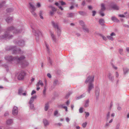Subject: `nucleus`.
I'll list each match as a JSON object with an SVG mask.
<instances>
[{"instance_id": "nucleus-1", "label": "nucleus", "mask_w": 129, "mask_h": 129, "mask_svg": "<svg viewBox=\"0 0 129 129\" xmlns=\"http://www.w3.org/2000/svg\"><path fill=\"white\" fill-rule=\"evenodd\" d=\"M25 57L24 56H22L19 58H17L16 57L12 58V57L10 56H7L6 58V60L9 61H11L13 60H16L18 63H20L25 58Z\"/></svg>"}, {"instance_id": "nucleus-2", "label": "nucleus", "mask_w": 129, "mask_h": 129, "mask_svg": "<svg viewBox=\"0 0 129 129\" xmlns=\"http://www.w3.org/2000/svg\"><path fill=\"white\" fill-rule=\"evenodd\" d=\"M94 76H89L86 80L85 83H88L90 84L91 83V82L94 81Z\"/></svg>"}, {"instance_id": "nucleus-3", "label": "nucleus", "mask_w": 129, "mask_h": 129, "mask_svg": "<svg viewBox=\"0 0 129 129\" xmlns=\"http://www.w3.org/2000/svg\"><path fill=\"white\" fill-rule=\"evenodd\" d=\"M26 75L25 73L23 71L21 72L19 74L18 77V80H22L24 79V76Z\"/></svg>"}, {"instance_id": "nucleus-4", "label": "nucleus", "mask_w": 129, "mask_h": 129, "mask_svg": "<svg viewBox=\"0 0 129 129\" xmlns=\"http://www.w3.org/2000/svg\"><path fill=\"white\" fill-rule=\"evenodd\" d=\"M29 5L31 8V12L32 13L33 15L35 17L37 16L36 14L34 12L36 10V8L34 7V6L33 5V4L31 3H29Z\"/></svg>"}, {"instance_id": "nucleus-5", "label": "nucleus", "mask_w": 129, "mask_h": 129, "mask_svg": "<svg viewBox=\"0 0 129 129\" xmlns=\"http://www.w3.org/2000/svg\"><path fill=\"white\" fill-rule=\"evenodd\" d=\"M12 114L14 115H16L18 114V110L17 107L16 106L14 107L12 110Z\"/></svg>"}, {"instance_id": "nucleus-6", "label": "nucleus", "mask_w": 129, "mask_h": 129, "mask_svg": "<svg viewBox=\"0 0 129 129\" xmlns=\"http://www.w3.org/2000/svg\"><path fill=\"white\" fill-rule=\"evenodd\" d=\"M94 87V85L92 83H90L89 84L88 86V91L89 93L90 92V90L93 88Z\"/></svg>"}, {"instance_id": "nucleus-7", "label": "nucleus", "mask_w": 129, "mask_h": 129, "mask_svg": "<svg viewBox=\"0 0 129 129\" xmlns=\"http://www.w3.org/2000/svg\"><path fill=\"white\" fill-rule=\"evenodd\" d=\"M52 24L55 28L57 29L58 31L60 32V30L57 24H55L54 22H52Z\"/></svg>"}, {"instance_id": "nucleus-8", "label": "nucleus", "mask_w": 129, "mask_h": 129, "mask_svg": "<svg viewBox=\"0 0 129 129\" xmlns=\"http://www.w3.org/2000/svg\"><path fill=\"white\" fill-rule=\"evenodd\" d=\"M41 85V86H43V84L42 82V81L41 80H39L37 84L36 85L37 87H39V85Z\"/></svg>"}, {"instance_id": "nucleus-9", "label": "nucleus", "mask_w": 129, "mask_h": 129, "mask_svg": "<svg viewBox=\"0 0 129 129\" xmlns=\"http://www.w3.org/2000/svg\"><path fill=\"white\" fill-rule=\"evenodd\" d=\"M8 30H14L13 32L15 33H18V31L17 30H16L15 28L13 26H12L10 28H9Z\"/></svg>"}, {"instance_id": "nucleus-10", "label": "nucleus", "mask_w": 129, "mask_h": 129, "mask_svg": "<svg viewBox=\"0 0 129 129\" xmlns=\"http://www.w3.org/2000/svg\"><path fill=\"white\" fill-rule=\"evenodd\" d=\"M50 35L53 40L55 42H56V39L53 34L52 32H51Z\"/></svg>"}, {"instance_id": "nucleus-11", "label": "nucleus", "mask_w": 129, "mask_h": 129, "mask_svg": "<svg viewBox=\"0 0 129 129\" xmlns=\"http://www.w3.org/2000/svg\"><path fill=\"white\" fill-rule=\"evenodd\" d=\"M37 96L35 95L34 96H33L30 99V100L29 101V103L30 104H32L33 102L34 101V99H36V98Z\"/></svg>"}, {"instance_id": "nucleus-12", "label": "nucleus", "mask_w": 129, "mask_h": 129, "mask_svg": "<svg viewBox=\"0 0 129 129\" xmlns=\"http://www.w3.org/2000/svg\"><path fill=\"white\" fill-rule=\"evenodd\" d=\"M109 78L111 80H112L113 78V77L112 76V74L111 73H109L108 75Z\"/></svg>"}, {"instance_id": "nucleus-13", "label": "nucleus", "mask_w": 129, "mask_h": 129, "mask_svg": "<svg viewBox=\"0 0 129 129\" xmlns=\"http://www.w3.org/2000/svg\"><path fill=\"white\" fill-rule=\"evenodd\" d=\"M100 90L99 88H97L95 91V95L97 97L98 96L99 94Z\"/></svg>"}, {"instance_id": "nucleus-14", "label": "nucleus", "mask_w": 129, "mask_h": 129, "mask_svg": "<svg viewBox=\"0 0 129 129\" xmlns=\"http://www.w3.org/2000/svg\"><path fill=\"white\" fill-rule=\"evenodd\" d=\"M43 122L45 125L46 126L48 125L49 123L45 119H44Z\"/></svg>"}, {"instance_id": "nucleus-15", "label": "nucleus", "mask_w": 129, "mask_h": 129, "mask_svg": "<svg viewBox=\"0 0 129 129\" xmlns=\"http://www.w3.org/2000/svg\"><path fill=\"white\" fill-rule=\"evenodd\" d=\"M89 101L88 100H86L85 102L84 107H88L89 106Z\"/></svg>"}, {"instance_id": "nucleus-16", "label": "nucleus", "mask_w": 129, "mask_h": 129, "mask_svg": "<svg viewBox=\"0 0 129 129\" xmlns=\"http://www.w3.org/2000/svg\"><path fill=\"white\" fill-rule=\"evenodd\" d=\"M49 104L48 103H47L46 104L45 107V110L46 111H47L48 110L49 107Z\"/></svg>"}, {"instance_id": "nucleus-17", "label": "nucleus", "mask_w": 129, "mask_h": 129, "mask_svg": "<svg viewBox=\"0 0 129 129\" xmlns=\"http://www.w3.org/2000/svg\"><path fill=\"white\" fill-rule=\"evenodd\" d=\"M99 23L101 25H103L104 23V21L103 19H101L99 20Z\"/></svg>"}, {"instance_id": "nucleus-18", "label": "nucleus", "mask_w": 129, "mask_h": 129, "mask_svg": "<svg viewBox=\"0 0 129 129\" xmlns=\"http://www.w3.org/2000/svg\"><path fill=\"white\" fill-rule=\"evenodd\" d=\"M12 18L11 17H9L6 19V21L8 23L11 22L12 20Z\"/></svg>"}, {"instance_id": "nucleus-19", "label": "nucleus", "mask_w": 129, "mask_h": 129, "mask_svg": "<svg viewBox=\"0 0 129 129\" xmlns=\"http://www.w3.org/2000/svg\"><path fill=\"white\" fill-rule=\"evenodd\" d=\"M112 8L115 10H117L119 9V7L116 5H114L112 7Z\"/></svg>"}, {"instance_id": "nucleus-20", "label": "nucleus", "mask_w": 129, "mask_h": 129, "mask_svg": "<svg viewBox=\"0 0 129 129\" xmlns=\"http://www.w3.org/2000/svg\"><path fill=\"white\" fill-rule=\"evenodd\" d=\"M36 34L39 36H42V34L41 32L39 30H38L36 31Z\"/></svg>"}, {"instance_id": "nucleus-21", "label": "nucleus", "mask_w": 129, "mask_h": 129, "mask_svg": "<svg viewBox=\"0 0 129 129\" xmlns=\"http://www.w3.org/2000/svg\"><path fill=\"white\" fill-rule=\"evenodd\" d=\"M112 21L115 22H118L119 21V20H118L117 18L115 17H113L112 18Z\"/></svg>"}, {"instance_id": "nucleus-22", "label": "nucleus", "mask_w": 129, "mask_h": 129, "mask_svg": "<svg viewBox=\"0 0 129 129\" xmlns=\"http://www.w3.org/2000/svg\"><path fill=\"white\" fill-rule=\"evenodd\" d=\"M82 28L84 32L88 33L89 30L88 28H87L85 26L82 27Z\"/></svg>"}, {"instance_id": "nucleus-23", "label": "nucleus", "mask_w": 129, "mask_h": 129, "mask_svg": "<svg viewBox=\"0 0 129 129\" xmlns=\"http://www.w3.org/2000/svg\"><path fill=\"white\" fill-rule=\"evenodd\" d=\"M12 37V36H9V35H8L6 34V35H4V36H3V38H8L9 39Z\"/></svg>"}, {"instance_id": "nucleus-24", "label": "nucleus", "mask_w": 129, "mask_h": 129, "mask_svg": "<svg viewBox=\"0 0 129 129\" xmlns=\"http://www.w3.org/2000/svg\"><path fill=\"white\" fill-rule=\"evenodd\" d=\"M12 122L13 121L12 120L10 119L8 120L7 121V123L8 124H11Z\"/></svg>"}, {"instance_id": "nucleus-25", "label": "nucleus", "mask_w": 129, "mask_h": 129, "mask_svg": "<svg viewBox=\"0 0 129 129\" xmlns=\"http://www.w3.org/2000/svg\"><path fill=\"white\" fill-rule=\"evenodd\" d=\"M23 91V90L22 88H20L19 90L18 94H21L22 92Z\"/></svg>"}, {"instance_id": "nucleus-26", "label": "nucleus", "mask_w": 129, "mask_h": 129, "mask_svg": "<svg viewBox=\"0 0 129 129\" xmlns=\"http://www.w3.org/2000/svg\"><path fill=\"white\" fill-rule=\"evenodd\" d=\"M80 24L83 27L85 26L84 22L82 21H79Z\"/></svg>"}, {"instance_id": "nucleus-27", "label": "nucleus", "mask_w": 129, "mask_h": 129, "mask_svg": "<svg viewBox=\"0 0 129 129\" xmlns=\"http://www.w3.org/2000/svg\"><path fill=\"white\" fill-rule=\"evenodd\" d=\"M129 71V70L126 68L124 69L123 71L124 74H126Z\"/></svg>"}, {"instance_id": "nucleus-28", "label": "nucleus", "mask_w": 129, "mask_h": 129, "mask_svg": "<svg viewBox=\"0 0 129 129\" xmlns=\"http://www.w3.org/2000/svg\"><path fill=\"white\" fill-rule=\"evenodd\" d=\"M105 8L104 7V5L103 4H102L101 5V10L102 11H103L105 10Z\"/></svg>"}, {"instance_id": "nucleus-29", "label": "nucleus", "mask_w": 129, "mask_h": 129, "mask_svg": "<svg viewBox=\"0 0 129 129\" xmlns=\"http://www.w3.org/2000/svg\"><path fill=\"white\" fill-rule=\"evenodd\" d=\"M61 108L65 109L66 112L68 111V108L67 107L64 106H63V105H62L61 106Z\"/></svg>"}, {"instance_id": "nucleus-30", "label": "nucleus", "mask_w": 129, "mask_h": 129, "mask_svg": "<svg viewBox=\"0 0 129 129\" xmlns=\"http://www.w3.org/2000/svg\"><path fill=\"white\" fill-rule=\"evenodd\" d=\"M43 12L42 11H40V12L39 15L40 18L42 19H43V17L42 16V14Z\"/></svg>"}, {"instance_id": "nucleus-31", "label": "nucleus", "mask_w": 129, "mask_h": 129, "mask_svg": "<svg viewBox=\"0 0 129 129\" xmlns=\"http://www.w3.org/2000/svg\"><path fill=\"white\" fill-rule=\"evenodd\" d=\"M100 36L104 40L106 41L107 40V38L105 36L102 35H100Z\"/></svg>"}, {"instance_id": "nucleus-32", "label": "nucleus", "mask_w": 129, "mask_h": 129, "mask_svg": "<svg viewBox=\"0 0 129 129\" xmlns=\"http://www.w3.org/2000/svg\"><path fill=\"white\" fill-rule=\"evenodd\" d=\"M46 86H45L44 88V89L43 91V94L44 95H45L46 92Z\"/></svg>"}, {"instance_id": "nucleus-33", "label": "nucleus", "mask_w": 129, "mask_h": 129, "mask_svg": "<svg viewBox=\"0 0 129 129\" xmlns=\"http://www.w3.org/2000/svg\"><path fill=\"white\" fill-rule=\"evenodd\" d=\"M61 4V5H65L66 3L65 2H63L62 1H60L59 2Z\"/></svg>"}, {"instance_id": "nucleus-34", "label": "nucleus", "mask_w": 129, "mask_h": 129, "mask_svg": "<svg viewBox=\"0 0 129 129\" xmlns=\"http://www.w3.org/2000/svg\"><path fill=\"white\" fill-rule=\"evenodd\" d=\"M85 113H86L85 117L86 118H87L89 116V112H85Z\"/></svg>"}, {"instance_id": "nucleus-35", "label": "nucleus", "mask_w": 129, "mask_h": 129, "mask_svg": "<svg viewBox=\"0 0 129 129\" xmlns=\"http://www.w3.org/2000/svg\"><path fill=\"white\" fill-rule=\"evenodd\" d=\"M87 123L86 122H85V123H83L82 125V126L84 128H85L86 127L87 125Z\"/></svg>"}, {"instance_id": "nucleus-36", "label": "nucleus", "mask_w": 129, "mask_h": 129, "mask_svg": "<svg viewBox=\"0 0 129 129\" xmlns=\"http://www.w3.org/2000/svg\"><path fill=\"white\" fill-rule=\"evenodd\" d=\"M73 15V14L72 13L68 14H67V16L68 17H72Z\"/></svg>"}, {"instance_id": "nucleus-37", "label": "nucleus", "mask_w": 129, "mask_h": 129, "mask_svg": "<svg viewBox=\"0 0 129 129\" xmlns=\"http://www.w3.org/2000/svg\"><path fill=\"white\" fill-rule=\"evenodd\" d=\"M110 117V113L109 112L107 115V119L108 120Z\"/></svg>"}, {"instance_id": "nucleus-38", "label": "nucleus", "mask_w": 129, "mask_h": 129, "mask_svg": "<svg viewBox=\"0 0 129 129\" xmlns=\"http://www.w3.org/2000/svg\"><path fill=\"white\" fill-rule=\"evenodd\" d=\"M83 109L82 108H80L79 109V112L80 113L83 112Z\"/></svg>"}, {"instance_id": "nucleus-39", "label": "nucleus", "mask_w": 129, "mask_h": 129, "mask_svg": "<svg viewBox=\"0 0 129 129\" xmlns=\"http://www.w3.org/2000/svg\"><path fill=\"white\" fill-rule=\"evenodd\" d=\"M37 6L38 7H41V5L40 3H37Z\"/></svg>"}, {"instance_id": "nucleus-40", "label": "nucleus", "mask_w": 129, "mask_h": 129, "mask_svg": "<svg viewBox=\"0 0 129 129\" xmlns=\"http://www.w3.org/2000/svg\"><path fill=\"white\" fill-rule=\"evenodd\" d=\"M5 3V1L3 2L1 4H0V7H2L4 4Z\"/></svg>"}, {"instance_id": "nucleus-41", "label": "nucleus", "mask_w": 129, "mask_h": 129, "mask_svg": "<svg viewBox=\"0 0 129 129\" xmlns=\"http://www.w3.org/2000/svg\"><path fill=\"white\" fill-rule=\"evenodd\" d=\"M70 103V102L69 101H67L66 102V105H69Z\"/></svg>"}, {"instance_id": "nucleus-42", "label": "nucleus", "mask_w": 129, "mask_h": 129, "mask_svg": "<svg viewBox=\"0 0 129 129\" xmlns=\"http://www.w3.org/2000/svg\"><path fill=\"white\" fill-rule=\"evenodd\" d=\"M92 13H93L92 16H94L96 14V12L95 11H92Z\"/></svg>"}, {"instance_id": "nucleus-43", "label": "nucleus", "mask_w": 129, "mask_h": 129, "mask_svg": "<svg viewBox=\"0 0 129 129\" xmlns=\"http://www.w3.org/2000/svg\"><path fill=\"white\" fill-rule=\"evenodd\" d=\"M107 38L109 39L112 40H113V38L111 36H107Z\"/></svg>"}, {"instance_id": "nucleus-44", "label": "nucleus", "mask_w": 129, "mask_h": 129, "mask_svg": "<svg viewBox=\"0 0 129 129\" xmlns=\"http://www.w3.org/2000/svg\"><path fill=\"white\" fill-rule=\"evenodd\" d=\"M66 121L67 122H69L70 120L69 118L68 117H67V118H66Z\"/></svg>"}, {"instance_id": "nucleus-45", "label": "nucleus", "mask_w": 129, "mask_h": 129, "mask_svg": "<svg viewBox=\"0 0 129 129\" xmlns=\"http://www.w3.org/2000/svg\"><path fill=\"white\" fill-rule=\"evenodd\" d=\"M83 96H83V95H81L80 96L77 97V99H80L81 98L83 97Z\"/></svg>"}, {"instance_id": "nucleus-46", "label": "nucleus", "mask_w": 129, "mask_h": 129, "mask_svg": "<svg viewBox=\"0 0 129 129\" xmlns=\"http://www.w3.org/2000/svg\"><path fill=\"white\" fill-rule=\"evenodd\" d=\"M36 93V91L34 90H33L32 91L31 93V95H33L35 93Z\"/></svg>"}, {"instance_id": "nucleus-47", "label": "nucleus", "mask_w": 129, "mask_h": 129, "mask_svg": "<svg viewBox=\"0 0 129 129\" xmlns=\"http://www.w3.org/2000/svg\"><path fill=\"white\" fill-rule=\"evenodd\" d=\"M119 16L120 17H125L123 15V14L119 15Z\"/></svg>"}, {"instance_id": "nucleus-48", "label": "nucleus", "mask_w": 129, "mask_h": 129, "mask_svg": "<svg viewBox=\"0 0 129 129\" xmlns=\"http://www.w3.org/2000/svg\"><path fill=\"white\" fill-rule=\"evenodd\" d=\"M52 10L53 11H56L55 8L54 7H52Z\"/></svg>"}, {"instance_id": "nucleus-49", "label": "nucleus", "mask_w": 129, "mask_h": 129, "mask_svg": "<svg viewBox=\"0 0 129 129\" xmlns=\"http://www.w3.org/2000/svg\"><path fill=\"white\" fill-rule=\"evenodd\" d=\"M58 113V112L57 111H55L54 112V115L55 116Z\"/></svg>"}, {"instance_id": "nucleus-50", "label": "nucleus", "mask_w": 129, "mask_h": 129, "mask_svg": "<svg viewBox=\"0 0 129 129\" xmlns=\"http://www.w3.org/2000/svg\"><path fill=\"white\" fill-rule=\"evenodd\" d=\"M30 104V108H31V109H32L33 108L34 105H33V104Z\"/></svg>"}, {"instance_id": "nucleus-51", "label": "nucleus", "mask_w": 129, "mask_h": 129, "mask_svg": "<svg viewBox=\"0 0 129 129\" xmlns=\"http://www.w3.org/2000/svg\"><path fill=\"white\" fill-rule=\"evenodd\" d=\"M47 76L49 78H51V76L50 74L48 73L47 74Z\"/></svg>"}, {"instance_id": "nucleus-52", "label": "nucleus", "mask_w": 129, "mask_h": 129, "mask_svg": "<svg viewBox=\"0 0 129 129\" xmlns=\"http://www.w3.org/2000/svg\"><path fill=\"white\" fill-rule=\"evenodd\" d=\"M74 8V6H73L72 5L70 7V9L71 10V9H73Z\"/></svg>"}, {"instance_id": "nucleus-53", "label": "nucleus", "mask_w": 129, "mask_h": 129, "mask_svg": "<svg viewBox=\"0 0 129 129\" xmlns=\"http://www.w3.org/2000/svg\"><path fill=\"white\" fill-rule=\"evenodd\" d=\"M123 51V50L122 49H120L119 51V52L120 54H121V53Z\"/></svg>"}, {"instance_id": "nucleus-54", "label": "nucleus", "mask_w": 129, "mask_h": 129, "mask_svg": "<svg viewBox=\"0 0 129 129\" xmlns=\"http://www.w3.org/2000/svg\"><path fill=\"white\" fill-rule=\"evenodd\" d=\"M115 34L114 33H112L111 34V36H115Z\"/></svg>"}, {"instance_id": "nucleus-55", "label": "nucleus", "mask_w": 129, "mask_h": 129, "mask_svg": "<svg viewBox=\"0 0 129 129\" xmlns=\"http://www.w3.org/2000/svg\"><path fill=\"white\" fill-rule=\"evenodd\" d=\"M85 1H83L82 3V5L83 6H84L85 5Z\"/></svg>"}, {"instance_id": "nucleus-56", "label": "nucleus", "mask_w": 129, "mask_h": 129, "mask_svg": "<svg viewBox=\"0 0 129 129\" xmlns=\"http://www.w3.org/2000/svg\"><path fill=\"white\" fill-rule=\"evenodd\" d=\"M58 7L59 8L61 9V10H63V9L61 6H59Z\"/></svg>"}, {"instance_id": "nucleus-57", "label": "nucleus", "mask_w": 129, "mask_h": 129, "mask_svg": "<svg viewBox=\"0 0 129 129\" xmlns=\"http://www.w3.org/2000/svg\"><path fill=\"white\" fill-rule=\"evenodd\" d=\"M88 7L89 9L90 10L92 9V7L91 6H88Z\"/></svg>"}, {"instance_id": "nucleus-58", "label": "nucleus", "mask_w": 129, "mask_h": 129, "mask_svg": "<svg viewBox=\"0 0 129 129\" xmlns=\"http://www.w3.org/2000/svg\"><path fill=\"white\" fill-rule=\"evenodd\" d=\"M118 76H119V75H118V73L117 72H116V77H118Z\"/></svg>"}, {"instance_id": "nucleus-59", "label": "nucleus", "mask_w": 129, "mask_h": 129, "mask_svg": "<svg viewBox=\"0 0 129 129\" xmlns=\"http://www.w3.org/2000/svg\"><path fill=\"white\" fill-rule=\"evenodd\" d=\"M126 51L128 52H129V47H127L126 48Z\"/></svg>"}, {"instance_id": "nucleus-60", "label": "nucleus", "mask_w": 129, "mask_h": 129, "mask_svg": "<svg viewBox=\"0 0 129 129\" xmlns=\"http://www.w3.org/2000/svg\"><path fill=\"white\" fill-rule=\"evenodd\" d=\"M53 12L54 11H51L50 12V14L51 15H52L53 14Z\"/></svg>"}, {"instance_id": "nucleus-61", "label": "nucleus", "mask_w": 129, "mask_h": 129, "mask_svg": "<svg viewBox=\"0 0 129 129\" xmlns=\"http://www.w3.org/2000/svg\"><path fill=\"white\" fill-rule=\"evenodd\" d=\"M113 119H111L109 122V123H111L113 121Z\"/></svg>"}, {"instance_id": "nucleus-62", "label": "nucleus", "mask_w": 129, "mask_h": 129, "mask_svg": "<svg viewBox=\"0 0 129 129\" xmlns=\"http://www.w3.org/2000/svg\"><path fill=\"white\" fill-rule=\"evenodd\" d=\"M76 128L77 129H80V127L79 126H77L76 127Z\"/></svg>"}, {"instance_id": "nucleus-63", "label": "nucleus", "mask_w": 129, "mask_h": 129, "mask_svg": "<svg viewBox=\"0 0 129 129\" xmlns=\"http://www.w3.org/2000/svg\"><path fill=\"white\" fill-rule=\"evenodd\" d=\"M55 5L57 6H58V3L57 2H56L55 3Z\"/></svg>"}, {"instance_id": "nucleus-64", "label": "nucleus", "mask_w": 129, "mask_h": 129, "mask_svg": "<svg viewBox=\"0 0 129 129\" xmlns=\"http://www.w3.org/2000/svg\"><path fill=\"white\" fill-rule=\"evenodd\" d=\"M79 13L80 14L83 15V12H79Z\"/></svg>"}]
</instances>
